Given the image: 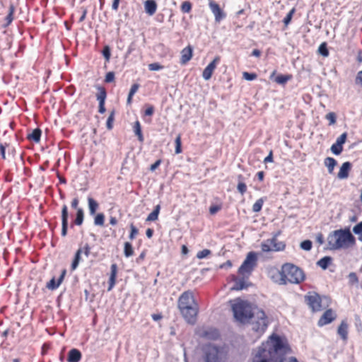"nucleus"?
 I'll return each mask as SVG.
<instances>
[{"instance_id": "1", "label": "nucleus", "mask_w": 362, "mask_h": 362, "mask_svg": "<svg viewBox=\"0 0 362 362\" xmlns=\"http://www.w3.org/2000/svg\"><path fill=\"white\" fill-rule=\"evenodd\" d=\"M232 310L235 319L241 322L247 323L252 320V329L262 333L268 325V320L264 312L253 306L247 300L236 298L232 301Z\"/></svg>"}, {"instance_id": "2", "label": "nucleus", "mask_w": 362, "mask_h": 362, "mask_svg": "<svg viewBox=\"0 0 362 362\" xmlns=\"http://www.w3.org/2000/svg\"><path fill=\"white\" fill-rule=\"evenodd\" d=\"M286 349L281 338L273 334L253 351L252 362H283Z\"/></svg>"}, {"instance_id": "3", "label": "nucleus", "mask_w": 362, "mask_h": 362, "mask_svg": "<svg viewBox=\"0 0 362 362\" xmlns=\"http://www.w3.org/2000/svg\"><path fill=\"white\" fill-rule=\"evenodd\" d=\"M178 308L187 323L195 324L199 305L194 299L192 291H187L182 293L178 299Z\"/></svg>"}, {"instance_id": "4", "label": "nucleus", "mask_w": 362, "mask_h": 362, "mask_svg": "<svg viewBox=\"0 0 362 362\" xmlns=\"http://www.w3.org/2000/svg\"><path fill=\"white\" fill-rule=\"evenodd\" d=\"M327 243L330 250L346 249L355 243V238L349 229H339L328 235Z\"/></svg>"}, {"instance_id": "5", "label": "nucleus", "mask_w": 362, "mask_h": 362, "mask_svg": "<svg viewBox=\"0 0 362 362\" xmlns=\"http://www.w3.org/2000/svg\"><path fill=\"white\" fill-rule=\"evenodd\" d=\"M282 269L286 284L287 283L300 284L305 279L303 272L292 264H285L282 266Z\"/></svg>"}, {"instance_id": "6", "label": "nucleus", "mask_w": 362, "mask_h": 362, "mask_svg": "<svg viewBox=\"0 0 362 362\" xmlns=\"http://www.w3.org/2000/svg\"><path fill=\"white\" fill-rule=\"evenodd\" d=\"M205 362H226V354L223 349L209 344L204 348Z\"/></svg>"}, {"instance_id": "7", "label": "nucleus", "mask_w": 362, "mask_h": 362, "mask_svg": "<svg viewBox=\"0 0 362 362\" xmlns=\"http://www.w3.org/2000/svg\"><path fill=\"white\" fill-rule=\"evenodd\" d=\"M257 262V257L256 253L255 252H250L239 267L238 274L243 277L248 278L256 267Z\"/></svg>"}, {"instance_id": "8", "label": "nucleus", "mask_w": 362, "mask_h": 362, "mask_svg": "<svg viewBox=\"0 0 362 362\" xmlns=\"http://www.w3.org/2000/svg\"><path fill=\"white\" fill-rule=\"evenodd\" d=\"M261 248L264 252L282 251L285 248V245L283 242L278 241L276 237H273L262 242Z\"/></svg>"}, {"instance_id": "9", "label": "nucleus", "mask_w": 362, "mask_h": 362, "mask_svg": "<svg viewBox=\"0 0 362 362\" xmlns=\"http://www.w3.org/2000/svg\"><path fill=\"white\" fill-rule=\"evenodd\" d=\"M305 301L313 311H319L321 310V298L316 293H309L305 296Z\"/></svg>"}, {"instance_id": "10", "label": "nucleus", "mask_w": 362, "mask_h": 362, "mask_svg": "<svg viewBox=\"0 0 362 362\" xmlns=\"http://www.w3.org/2000/svg\"><path fill=\"white\" fill-rule=\"evenodd\" d=\"M90 247L88 244H86L84 246L80 247L76 252L74 261L71 264V269L75 270L78 267L81 259L82 254H84V255L88 257L90 255Z\"/></svg>"}, {"instance_id": "11", "label": "nucleus", "mask_w": 362, "mask_h": 362, "mask_svg": "<svg viewBox=\"0 0 362 362\" xmlns=\"http://www.w3.org/2000/svg\"><path fill=\"white\" fill-rule=\"evenodd\" d=\"M220 59L218 57H216L204 69L202 76L205 80H209L212 76L214 71L215 70L217 64Z\"/></svg>"}, {"instance_id": "12", "label": "nucleus", "mask_w": 362, "mask_h": 362, "mask_svg": "<svg viewBox=\"0 0 362 362\" xmlns=\"http://www.w3.org/2000/svg\"><path fill=\"white\" fill-rule=\"evenodd\" d=\"M269 275L274 282L277 283L280 285L286 284L282 268L281 271L276 269H271L269 272Z\"/></svg>"}, {"instance_id": "13", "label": "nucleus", "mask_w": 362, "mask_h": 362, "mask_svg": "<svg viewBox=\"0 0 362 362\" xmlns=\"http://www.w3.org/2000/svg\"><path fill=\"white\" fill-rule=\"evenodd\" d=\"M335 317L336 315L331 309H329L324 313L322 316L319 320L317 324L320 327L324 326L332 322L335 319Z\"/></svg>"}, {"instance_id": "14", "label": "nucleus", "mask_w": 362, "mask_h": 362, "mask_svg": "<svg viewBox=\"0 0 362 362\" xmlns=\"http://www.w3.org/2000/svg\"><path fill=\"white\" fill-rule=\"evenodd\" d=\"M68 207L66 205H64L62 209V235L66 236L67 234L68 228Z\"/></svg>"}, {"instance_id": "15", "label": "nucleus", "mask_w": 362, "mask_h": 362, "mask_svg": "<svg viewBox=\"0 0 362 362\" xmlns=\"http://www.w3.org/2000/svg\"><path fill=\"white\" fill-rule=\"evenodd\" d=\"M200 335L206 339L215 340L218 338L219 332L216 328L209 327L204 329Z\"/></svg>"}, {"instance_id": "16", "label": "nucleus", "mask_w": 362, "mask_h": 362, "mask_svg": "<svg viewBox=\"0 0 362 362\" xmlns=\"http://www.w3.org/2000/svg\"><path fill=\"white\" fill-rule=\"evenodd\" d=\"M209 7L215 16L216 21L219 22L221 19L224 18V14L222 10L221 9L219 5L216 4L215 1H211L209 2Z\"/></svg>"}, {"instance_id": "17", "label": "nucleus", "mask_w": 362, "mask_h": 362, "mask_svg": "<svg viewBox=\"0 0 362 362\" xmlns=\"http://www.w3.org/2000/svg\"><path fill=\"white\" fill-rule=\"evenodd\" d=\"M351 168V163L350 162H345L340 168L339 172L337 175L339 179L344 180L349 177V171Z\"/></svg>"}, {"instance_id": "18", "label": "nucleus", "mask_w": 362, "mask_h": 362, "mask_svg": "<svg viewBox=\"0 0 362 362\" xmlns=\"http://www.w3.org/2000/svg\"><path fill=\"white\" fill-rule=\"evenodd\" d=\"M192 57V48L190 46L184 48L181 52L180 63L182 64H185L191 59Z\"/></svg>"}, {"instance_id": "19", "label": "nucleus", "mask_w": 362, "mask_h": 362, "mask_svg": "<svg viewBox=\"0 0 362 362\" xmlns=\"http://www.w3.org/2000/svg\"><path fill=\"white\" fill-rule=\"evenodd\" d=\"M81 359V353L76 349H72L68 354V362H79Z\"/></svg>"}, {"instance_id": "20", "label": "nucleus", "mask_w": 362, "mask_h": 362, "mask_svg": "<svg viewBox=\"0 0 362 362\" xmlns=\"http://www.w3.org/2000/svg\"><path fill=\"white\" fill-rule=\"evenodd\" d=\"M144 8L149 16H153L156 11L157 4L154 0H147L144 3Z\"/></svg>"}, {"instance_id": "21", "label": "nucleus", "mask_w": 362, "mask_h": 362, "mask_svg": "<svg viewBox=\"0 0 362 362\" xmlns=\"http://www.w3.org/2000/svg\"><path fill=\"white\" fill-rule=\"evenodd\" d=\"M117 265L115 264H113L111 265V274L109 279V287L108 291L112 290V288L114 287L115 282H116V276H117Z\"/></svg>"}, {"instance_id": "22", "label": "nucleus", "mask_w": 362, "mask_h": 362, "mask_svg": "<svg viewBox=\"0 0 362 362\" xmlns=\"http://www.w3.org/2000/svg\"><path fill=\"white\" fill-rule=\"evenodd\" d=\"M65 274V271H63L62 274H61V276H59V279L57 280V281H56L55 279L54 278H52L47 284V287L50 289V290H54L56 288H57L59 285L61 284L63 279H64V276Z\"/></svg>"}, {"instance_id": "23", "label": "nucleus", "mask_w": 362, "mask_h": 362, "mask_svg": "<svg viewBox=\"0 0 362 362\" xmlns=\"http://www.w3.org/2000/svg\"><path fill=\"white\" fill-rule=\"evenodd\" d=\"M88 204L90 215L94 216L96 213L97 209H98V203L92 197H88Z\"/></svg>"}, {"instance_id": "24", "label": "nucleus", "mask_w": 362, "mask_h": 362, "mask_svg": "<svg viewBox=\"0 0 362 362\" xmlns=\"http://www.w3.org/2000/svg\"><path fill=\"white\" fill-rule=\"evenodd\" d=\"M14 11H15V8H14L13 5L11 4L8 8V14L5 17L6 23L3 25L4 28L8 26L13 21Z\"/></svg>"}, {"instance_id": "25", "label": "nucleus", "mask_w": 362, "mask_h": 362, "mask_svg": "<svg viewBox=\"0 0 362 362\" xmlns=\"http://www.w3.org/2000/svg\"><path fill=\"white\" fill-rule=\"evenodd\" d=\"M337 164V160L333 158L327 157L325 159V165L327 168L328 172L330 174L333 173L334 167Z\"/></svg>"}, {"instance_id": "26", "label": "nucleus", "mask_w": 362, "mask_h": 362, "mask_svg": "<svg viewBox=\"0 0 362 362\" xmlns=\"http://www.w3.org/2000/svg\"><path fill=\"white\" fill-rule=\"evenodd\" d=\"M337 332L344 340L347 339L348 325L345 322H341V325L338 327Z\"/></svg>"}, {"instance_id": "27", "label": "nucleus", "mask_w": 362, "mask_h": 362, "mask_svg": "<svg viewBox=\"0 0 362 362\" xmlns=\"http://www.w3.org/2000/svg\"><path fill=\"white\" fill-rule=\"evenodd\" d=\"M245 278V277L242 276V278L236 279L234 286L232 287V290L240 291L246 288L247 284L244 279Z\"/></svg>"}, {"instance_id": "28", "label": "nucleus", "mask_w": 362, "mask_h": 362, "mask_svg": "<svg viewBox=\"0 0 362 362\" xmlns=\"http://www.w3.org/2000/svg\"><path fill=\"white\" fill-rule=\"evenodd\" d=\"M332 258L326 256L317 261V265L321 267L322 269H326L332 262Z\"/></svg>"}, {"instance_id": "29", "label": "nucleus", "mask_w": 362, "mask_h": 362, "mask_svg": "<svg viewBox=\"0 0 362 362\" xmlns=\"http://www.w3.org/2000/svg\"><path fill=\"white\" fill-rule=\"evenodd\" d=\"M41 136V130L38 128L34 129L31 134H28V139L35 142H39Z\"/></svg>"}, {"instance_id": "30", "label": "nucleus", "mask_w": 362, "mask_h": 362, "mask_svg": "<svg viewBox=\"0 0 362 362\" xmlns=\"http://www.w3.org/2000/svg\"><path fill=\"white\" fill-rule=\"evenodd\" d=\"M160 205H156L153 209V211L150 213L146 218L148 221H154L158 219V214L160 212Z\"/></svg>"}, {"instance_id": "31", "label": "nucleus", "mask_w": 362, "mask_h": 362, "mask_svg": "<svg viewBox=\"0 0 362 362\" xmlns=\"http://www.w3.org/2000/svg\"><path fill=\"white\" fill-rule=\"evenodd\" d=\"M98 89V93L96 95L97 100H98L99 103H105L107 96L106 90L103 87H99Z\"/></svg>"}, {"instance_id": "32", "label": "nucleus", "mask_w": 362, "mask_h": 362, "mask_svg": "<svg viewBox=\"0 0 362 362\" xmlns=\"http://www.w3.org/2000/svg\"><path fill=\"white\" fill-rule=\"evenodd\" d=\"M134 131L135 134L138 136V139L139 140V141L143 142L144 136H143V134L141 132V124L139 121H136L134 123Z\"/></svg>"}, {"instance_id": "33", "label": "nucleus", "mask_w": 362, "mask_h": 362, "mask_svg": "<svg viewBox=\"0 0 362 362\" xmlns=\"http://www.w3.org/2000/svg\"><path fill=\"white\" fill-rule=\"evenodd\" d=\"M83 211L81 208L77 209L76 216L74 220V223L77 226H81L83 221Z\"/></svg>"}, {"instance_id": "34", "label": "nucleus", "mask_w": 362, "mask_h": 362, "mask_svg": "<svg viewBox=\"0 0 362 362\" xmlns=\"http://www.w3.org/2000/svg\"><path fill=\"white\" fill-rule=\"evenodd\" d=\"M134 253L132 245L130 243L126 242L124 245V254L126 257H131Z\"/></svg>"}, {"instance_id": "35", "label": "nucleus", "mask_w": 362, "mask_h": 362, "mask_svg": "<svg viewBox=\"0 0 362 362\" xmlns=\"http://www.w3.org/2000/svg\"><path fill=\"white\" fill-rule=\"evenodd\" d=\"M139 88V85L138 83H134L132 86L127 98L128 104H130L132 103V97L136 93Z\"/></svg>"}, {"instance_id": "36", "label": "nucleus", "mask_w": 362, "mask_h": 362, "mask_svg": "<svg viewBox=\"0 0 362 362\" xmlns=\"http://www.w3.org/2000/svg\"><path fill=\"white\" fill-rule=\"evenodd\" d=\"M105 222V216L100 213L95 215L94 218V224L98 226H103Z\"/></svg>"}, {"instance_id": "37", "label": "nucleus", "mask_w": 362, "mask_h": 362, "mask_svg": "<svg viewBox=\"0 0 362 362\" xmlns=\"http://www.w3.org/2000/svg\"><path fill=\"white\" fill-rule=\"evenodd\" d=\"M291 78V76L289 75H279L276 77L275 81L279 84H284L286 83L289 79Z\"/></svg>"}, {"instance_id": "38", "label": "nucleus", "mask_w": 362, "mask_h": 362, "mask_svg": "<svg viewBox=\"0 0 362 362\" xmlns=\"http://www.w3.org/2000/svg\"><path fill=\"white\" fill-rule=\"evenodd\" d=\"M319 53L323 57L329 56V51L327 47V44L325 42L322 43L318 48Z\"/></svg>"}, {"instance_id": "39", "label": "nucleus", "mask_w": 362, "mask_h": 362, "mask_svg": "<svg viewBox=\"0 0 362 362\" xmlns=\"http://www.w3.org/2000/svg\"><path fill=\"white\" fill-rule=\"evenodd\" d=\"M263 203L262 199H257L252 206V211L254 212H259L262 208Z\"/></svg>"}, {"instance_id": "40", "label": "nucleus", "mask_w": 362, "mask_h": 362, "mask_svg": "<svg viewBox=\"0 0 362 362\" xmlns=\"http://www.w3.org/2000/svg\"><path fill=\"white\" fill-rule=\"evenodd\" d=\"M192 10V4L189 1H184L181 5V11L183 13H189Z\"/></svg>"}, {"instance_id": "41", "label": "nucleus", "mask_w": 362, "mask_h": 362, "mask_svg": "<svg viewBox=\"0 0 362 362\" xmlns=\"http://www.w3.org/2000/svg\"><path fill=\"white\" fill-rule=\"evenodd\" d=\"M343 151V146H337V143H334L331 146V151L334 155H339Z\"/></svg>"}, {"instance_id": "42", "label": "nucleus", "mask_w": 362, "mask_h": 362, "mask_svg": "<svg viewBox=\"0 0 362 362\" xmlns=\"http://www.w3.org/2000/svg\"><path fill=\"white\" fill-rule=\"evenodd\" d=\"M211 254V250L208 249H204L203 250H201L197 252V257L199 259L206 258L207 256H209Z\"/></svg>"}, {"instance_id": "43", "label": "nucleus", "mask_w": 362, "mask_h": 362, "mask_svg": "<svg viewBox=\"0 0 362 362\" xmlns=\"http://www.w3.org/2000/svg\"><path fill=\"white\" fill-rule=\"evenodd\" d=\"M312 245L313 244L310 240H306L300 243V247L304 250L310 251L312 248Z\"/></svg>"}, {"instance_id": "44", "label": "nucleus", "mask_w": 362, "mask_h": 362, "mask_svg": "<svg viewBox=\"0 0 362 362\" xmlns=\"http://www.w3.org/2000/svg\"><path fill=\"white\" fill-rule=\"evenodd\" d=\"M175 153L179 154L182 152L181 149V136L178 135L175 139Z\"/></svg>"}, {"instance_id": "45", "label": "nucleus", "mask_w": 362, "mask_h": 362, "mask_svg": "<svg viewBox=\"0 0 362 362\" xmlns=\"http://www.w3.org/2000/svg\"><path fill=\"white\" fill-rule=\"evenodd\" d=\"M349 282L350 284L354 285L358 282V279L357 277V275L354 272H351L349 276Z\"/></svg>"}, {"instance_id": "46", "label": "nucleus", "mask_w": 362, "mask_h": 362, "mask_svg": "<svg viewBox=\"0 0 362 362\" xmlns=\"http://www.w3.org/2000/svg\"><path fill=\"white\" fill-rule=\"evenodd\" d=\"M347 137V134L346 132L341 134L337 139L335 143L337 144V146H342L346 142Z\"/></svg>"}, {"instance_id": "47", "label": "nucleus", "mask_w": 362, "mask_h": 362, "mask_svg": "<svg viewBox=\"0 0 362 362\" xmlns=\"http://www.w3.org/2000/svg\"><path fill=\"white\" fill-rule=\"evenodd\" d=\"M295 13V8H292L286 15V16L284 19V23L285 25H288L293 17V13Z\"/></svg>"}, {"instance_id": "48", "label": "nucleus", "mask_w": 362, "mask_h": 362, "mask_svg": "<svg viewBox=\"0 0 362 362\" xmlns=\"http://www.w3.org/2000/svg\"><path fill=\"white\" fill-rule=\"evenodd\" d=\"M325 117L329 121V125H332L336 123V115L334 112L328 113L326 115Z\"/></svg>"}, {"instance_id": "49", "label": "nucleus", "mask_w": 362, "mask_h": 362, "mask_svg": "<svg viewBox=\"0 0 362 362\" xmlns=\"http://www.w3.org/2000/svg\"><path fill=\"white\" fill-rule=\"evenodd\" d=\"M148 69L150 71H160L163 69V66L159 63H151L148 64Z\"/></svg>"}, {"instance_id": "50", "label": "nucleus", "mask_w": 362, "mask_h": 362, "mask_svg": "<svg viewBox=\"0 0 362 362\" xmlns=\"http://www.w3.org/2000/svg\"><path fill=\"white\" fill-rule=\"evenodd\" d=\"M103 54L106 60V62H109L110 59V49L109 46H105L103 50Z\"/></svg>"}, {"instance_id": "51", "label": "nucleus", "mask_w": 362, "mask_h": 362, "mask_svg": "<svg viewBox=\"0 0 362 362\" xmlns=\"http://www.w3.org/2000/svg\"><path fill=\"white\" fill-rule=\"evenodd\" d=\"M114 115H115V113L112 111L107 119L106 126L108 129H111L112 128V123L114 121Z\"/></svg>"}, {"instance_id": "52", "label": "nucleus", "mask_w": 362, "mask_h": 362, "mask_svg": "<svg viewBox=\"0 0 362 362\" xmlns=\"http://www.w3.org/2000/svg\"><path fill=\"white\" fill-rule=\"evenodd\" d=\"M353 232L359 236L362 235V221L353 228Z\"/></svg>"}, {"instance_id": "53", "label": "nucleus", "mask_w": 362, "mask_h": 362, "mask_svg": "<svg viewBox=\"0 0 362 362\" xmlns=\"http://www.w3.org/2000/svg\"><path fill=\"white\" fill-rule=\"evenodd\" d=\"M130 228H131V232L129 234V239L133 240V239H134L135 236L138 234L139 230L133 224H131Z\"/></svg>"}, {"instance_id": "54", "label": "nucleus", "mask_w": 362, "mask_h": 362, "mask_svg": "<svg viewBox=\"0 0 362 362\" xmlns=\"http://www.w3.org/2000/svg\"><path fill=\"white\" fill-rule=\"evenodd\" d=\"M237 188H238V192L241 194H243L246 192V190H247V186L243 182H239V183H238V185L237 186Z\"/></svg>"}, {"instance_id": "55", "label": "nucleus", "mask_w": 362, "mask_h": 362, "mask_svg": "<svg viewBox=\"0 0 362 362\" xmlns=\"http://www.w3.org/2000/svg\"><path fill=\"white\" fill-rule=\"evenodd\" d=\"M115 80V74L112 71L107 73L105 78L106 83H111Z\"/></svg>"}, {"instance_id": "56", "label": "nucleus", "mask_w": 362, "mask_h": 362, "mask_svg": "<svg viewBox=\"0 0 362 362\" xmlns=\"http://www.w3.org/2000/svg\"><path fill=\"white\" fill-rule=\"evenodd\" d=\"M243 78L247 81H252L257 78V75L255 74H251L248 72L243 73Z\"/></svg>"}, {"instance_id": "57", "label": "nucleus", "mask_w": 362, "mask_h": 362, "mask_svg": "<svg viewBox=\"0 0 362 362\" xmlns=\"http://www.w3.org/2000/svg\"><path fill=\"white\" fill-rule=\"evenodd\" d=\"M220 210H221V206H218V205H212L209 208V212L212 215L215 214L216 213H217Z\"/></svg>"}, {"instance_id": "58", "label": "nucleus", "mask_w": 362, "mask_h": 362, "mask_svg": "<svg viewBox=\"0 0 362 362\" xmlns=\"http://www.w3.org/2000/svg\"><path fill=\"white\" fill-rule=\"evenodd\" d=\"M154 112V107L152 105H148L145 110V115L151 116Z\"/></svg>"}, {"instance_id": "59", "label": "nucleus", "mask_w": 362, "mask_h": 362, "mask_svg": "<svg viewBox=\"0 0 362 362\" xmlns=\"http://www.w3.org/2000/svg\"><path fill=\"white\" fill-rule=\"evenodd\" d=\"M6 148L4 144H0V153L3 159L6 158Z\"/></svg>"}, {"instance_id": "60", "label": "nucleus", "mask_w": 362, "mask_h": 362, "mask_svg": "<svg viewBox=\"0 0 362 362\" xmlns=\"http://www.w3.org/2000/svg\"><path fill=\"white\" fill-rule=\"evenodd\" d=\"M120 0H113L112 4V8L114 11H117L119 8Z\"/></svg>"}, {"instance_id": "61", "label": "nucleus", "mask_w": 362, "mask_h": 362, "mask_svg": "<svg viewBox=\"0 0 362 362\" xmlns=\"http://www.w3.org/2000/svg\"><path fill=\"white\" fill-rule=\"evenodd\" d=\"M232 267V262L230 260H228L223 264L220 266L221 269H228Z\"/></svg>"}, {"instance_id": "62", "label": "nucleus", "mask_w": 362, "mask_h": 362, "mask_svg": "<svg viewBox=\"0 0 362 362\" xmlns=\"http://www.w3.org/2000/svg\"><path fill=\"white\" fill-rule=\"evenodd\" d=\"M356 82L362 86V71H359L356 78Z\"/></svg>"}, {"instance_id": "63", "label": "nucleus", "mask_w": 362, "mask_h": 362, "mask_svg": "<svg viewBox=\"0 0 362 362\" xmlns=\"http://www.w3.org/2000/svg\"><path fill=\"white\" fill-rule=\"evenodd\" d=\"M78 199L77 197H75L71 202V207L77 209H78Z\"/></svg>"}, {"instance_id": "64", "label": "nucleus", "mask_w": 362, "mask_h": 362, "mask_svg": "<svg viewBox=\"0 0 362 362\" xmlns=\"http://www.w3.org/2000/svg\"><path fill=\"white\" fill-rule=\"evenodd\" d=\"M272 160H273V156H272V152L271 151L269 153V154L264 158V162L267 163L272 162Z\"/></svg>"}]
</instances>
